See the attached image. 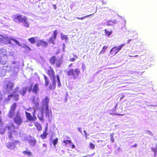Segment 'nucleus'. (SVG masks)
<instances>
[{"instance_id": "58", "label": "nucleus", "mask_w": 157, "mask_h": 157, "mask_svg": "<svg viewBox=\"0 0 157 157\" xmlns=\"http://www.w3.org/2000/svg\"><path fill=\"white\" fill-rule=\"evenodd\" d=\"M32 125V124H31V123L30 124H29V125L30 126H31Z\"/></svg>"}, {"instance_id": "49", "label": "nucleus", "mask_w": 157, "mask_h": 157, "mask_svg": "<svg viewBox=\"0 0 157 157\" xmlns=\"http://www.w3.org/2000/svg\"><path fill=\"white\" fill-rule=\"evenodd\" d=\"M43 147H47V145L46 144H44L43 145Z\"/></svg>"}, {"instance_id": "56", "label": "nucleus", "mask_w": 157, "mask_h": 157, "mask_svg": "<svg viewBox=\"0 0 157 157\" xmlns=\"http://www.w3.org/2000/svg\"><path fill=\"white\" fill-rule=\"evenodd\" d=\"M117 115H124L123 114H119V113H118L117 114H116Z\"/></svg>"}, {"instance_id": "45", "label": "nucleus", "mask_w": 157, "mask_h": 157, "mask_svg": "<svg viewBox=\"0 0 157 157\" xmlns=\"http://www.w3.org/2000/svg\"><path fill=\"white\" fill-rule=\"evenodd\" d=\"M32 85H31L30 86V87L28 89V91L29 92H30L32 90Z\"/></svg>"}, {"instance_id": "31", "label": "nucleus", "mask_w": 157, "mask_h": 157, "mask_svg": "<svg viewBox=\"0 0 157 157\" xmlns=\"http://www.w3.org/2000/svg\"><path fill=\"white\" fill-rule=\"evenodd\" d=\"M62 64V61L60 59H59L56 63V66L57 67H59Z\"/></svg>"}, {"instance_id": "43", "label": "nucleus", "mask_w": 157, "mask_h": 157, "mask_svg": "<svg viewBox=\"0 0 157 157\" xmlns=\"http://www.w3.org/2000/svg\"><path fill=\"white\" fill-rule=\"evenodd\" d=\"M92 14H90V15H86V16H85L84 17H82L81 18H79V19H83L84 18H86V17H89L90 16H91Z\"/></svg>"}, {"instance_id": "62", "label": "nucleus", "mask_w": 157, "mask_h": 157, "mask_svg": "<svg viewBox=\"0 0 157 157\" xmlns=\"http://www.w3.org/2000/svg\"><path fill=\"white\" fill-rule=\"evenodd\" d=\"M67 99H66H66H65V101H67Z\"/></svg>"}, {"instance_id": "9", "label": "nucleus", "mask_w": 157, "mask_h": 157, "mask_svg": "<svg viewBox=\"0 0 157 157\" xmlns=\"http://www.w3.org/2000/svg\"><path fill=\"white\" fill-rule=\"evenodd\" d=\"M17 106V104L14 103L10 107V109L8 113V116L9 118H11L13 117Z\"/></svg>"}, {"instance_id": "29", "label": "nucleus", "mask_w": 157, "mask_h": 157, "mask_svg": "<svg viewBox=\"0 0 157 157\" xmlns=\"http://www.w3.org/2000/svg\"><path fill=\"white\" fill-rule=\"evenodd\" d=\"M36 37H33L29 38L28 39V40L31 43L34 44L36 42Z\"/></svg>"}, {"instance_id": "32", "label": "nucleus", "mask_w": 157, "mask_h": 157, "mask_svg": "<svg viewBox=\"0 0 157 157\" xmlns=\"http://www.w3.org/2000/svg\"><path fill=\"white\" fill-rule=\"evenodd\" d=\"M105 35L108 36H109L111 34H112V31H109V30H107L106 29H105Z\"/></svg>"}, {"instance_id": "26", "label": "nucleus", "mask_w": 157, "mask_h": 157, "mask_svg": "<svg viewBox=\"0 0 157 157\" xmlns=\"http://www.w3.org/2000/svg\"><path fill=\"white\" fill-rule=\"evenodd\" d=\"M116 23L115 21H112V20H109L106 23V25H113Z\"/></svg>"}, {"instance_id": "51", "label": "nucleus", "mask_w": 157, "mask_h": 157, "mask_svg": "<svg viewBox=\"0 0 157 157\" xmlns=\"http://www.w3.org/2000/svg\"><path fill=\"white\" fill-rule=\"evenodd\" d=\"M63 51H64V48H65V45L64 44H63Z\"/></svg>"}, {"instance_id": "63", "label": "nucleus", "mask_w": 157, "mask_h": 157, "mask_svg": "<svg viewBox=\"0 0 157 157\" xmlns=\"http://www.w3.org/2000/svg\"><path fill=\"white\" fill-rule=\"evenodd\" d=\"M97 142H100V141H99V140H98V141H97Z\"/></svg>"}, {"instance_id": "14", "label": "nucleus", "mask_w": 157, "mask_h": 157, "mask_svg": "<svg viewBox=\"0 0 157 157\" xmlns=\"http://www.w3.org/2000/svg\"><path fill=\"white\" fill-rule=\"evenodd\" d=\"M6 40L7 43L9 44H13V43L11 41H12L13 42L16 44L17 45H18L19 46H21V45L20 44L19 42L16 40L13 39L12 38H11L9 37H6Z\"/></svg>"}, {"instance_id": "27", "label": "nucleus", "mask_w": 157, "mask_h": 157, "mask_svg": "<svg viewBox=\"0 0 157 157\" xmlns=\"http://www.w3.org/2000/svg\"><path fill=\"white\" fill-rule=\"evenodd\" d=\"M44 79L45 82V86L46 87L47 86L49 83V81L48 78L45 75H44Z\"/></svg>"}, {"instance_id": "19", "label": "nucleus", "mask_w": 157, "mask_h": 157, "mask_svg": "<svg viewBox=\"0 0 157 157\" xmlns=\"http://www.w3.org/2000/svg\"><path fill=\"white\" fill-rule=\"evenodd\" d=\"M47 128H48L47 126L45 128V131L43 133V134L40 135V137L43 139H45L46 138L48 134V133L46 132Z\"/></svg>"}, {"instance_id": "15", "label": "nucleus", "mask_w": 157, "mask_h": 157, "mask_svg": "<svg viewBox=\"0 0 157 157\" xmlns=\"http://www.w3.org/2000/svg\"><path fill=\"white\" fill-rule=\"evenodd\" d=\"M7 56H0V63L1 64L4 65L5 64L8 60Z\"/></svg>"}, {"instance_id": "11", "label": "nucleus", "mask_w": 157, "mask_h": 157, "mask_svg": "<svg viewBox=\"0 0 157 157\" xmlns=\"http://www.w3.org/2000/svg\"><path fill=\"white\" fill-rule=\"evenodd\" d=\"M14 121L15 123L17 125H20L22 123V120L21 117L18 112L16 114L15 117L14 118Z\"/></svg>"}, {"instance_id": "21", "label": "nucleus", "mask_w": 157, "mask_h": 157, "mask_svg": "<svg viewBox=\"0 0 157 157\" xmlns=\"http://www.w3.org/2000/svg\"><path fill=\"white\" fill-rule=\"evenodd\" d=\"M39 90V88L38 87V85L36 84L33 87L32 91L37 94V92Z\"/></svg>"}, {"instance_id": "33", "label": "nucleus", "mask_w": 157, "mask_h": 157, "mask_svg": "<svg viewBox=\"0 0 157 157\" xmlns=\"http://www.w3.org/2000/svg\"><path fill=\"white\" fill-rule=\"evenodd\" d=\"M58 141V138H56V139L52 140V143L55 147H56V145L57 144Z\"/></svg>"}, {"instance_id": "2", "label": "nucleus", "mask_w": 157, "mask_h": 157, "mask_svg": "<svg viewBox=\"0 0 157 157\" xmlns=\"http://www.w3.org/2000/svg\"><path fill=\"white\" fill-rule=\"evenodd\" d=\"M27 91V88L26 87L20 88L19 87H17L14 89L12 94L8 96L7 99L5 100V103H8L11 98H13L16 101H17L19 98V94L23 96L26 94Z\"/></svg>"}, {"instance_id": "36", "label": "nucleus", "mask_w": 157, "mask_h": 157, "mask_svg": "<svg viewBox=\"0 0 157 157\" xmlns=\"http://www.w3.org/2000/svg\"><path fill=\"white\" fill-rule=\"evenodd\" d=\"M33 121H35L36 119L37 118L36 116V110L35 109L33 113Z\"/></svg>"}, {"instance_id": "3", "label": "nucleus", "mask_w": 157, "mask_h": 157, "mask_svg": "<svg viewBox=\"0 0 157 157\" xmlns=\"http://www.w3.org/2000/svg\"><path fill=\"white\" fill-rule=\"evenodd\" d=\"M12 62V63L11 64V66H4V68L6 72L10 71L13 72L14 75L16 76L19 71L20 63L18 61H14Z\"/></svg>"}, {"instance_id": "22", "label": "nucleus", "mask_w": 157, "mask_h": 157, "mask_svg": "<svg viewBox=\"0 0 157 157\" xmlns=\"http://www.w3.org/2000/svg\"><path fill=\"white\" fill-rule=\"evenodd\" d=\"M56 60V57L54 56H53L50 58L49 61L51 64H55Z\"/></svg>"}, {"instance_id": "10", "label": "nucleus", "mask_w": 157, "mask_h": 157, "mask_svg": "<svg viewBox=\"0 0 157 157\" xmlns=\"http://www.w3.org/2000/svg\"><path fill=\"white\" fill-rule=\"evenodd\" d=\"M78 68L74 69H70L68 71L67 75H72L75 79L78 77Z\"/></svg>"}, {"instance_id": "37", "label": "nucleus", "mask_w": 157, "mask_h": 157, "mask_svg": "<svg viewBox=\"0 0 157 157\" xmlns=\"http://www.w3.org/2000/svg\"><path fill=\"white\" fill-rule=\"evenodd\" d=\"M89 147L91 149H94L95 147V145L91 142H90L89 144Z\"/></svg>"}, {"instance_id": "44", "label": "nucleus", "mask_w": 157, "mask_h": 157, "mask_svg": "<svg viewBox=\"0 0 157 157\" xmlns=\"http://www.w3.org/2000/svg\"><path fill=\"white\" fill-rule=\"evenodd\" d=\"M23 47H24V48H26L27 49H29V50L30 49V48H29V47H28V46H27L26 44H24V45Z\"/></svg>"}, {"instance_id": "42", "label": "nucleus", "mask_w": 157, "mask_h": 157, "mask_svg": "<svg viewBox=\"0 0 157 157\" xmlns=\"http://www.w3.org/2000/svg\"><path fill=\"white\" fill-rule=\"evenodd\" d=\"M151 150L155 153V154L156 153L157 151H156V148H152Z\"/></svg>"}, {"instance_id": "20", "label": "nucleus", "mask_w": 157, "mask_h": 157, "mask_svg": "<svg viewBox=\"0 0 157 157\" xmlns=\"http://www.w3.org/2000/svg\"><path fill=\"white\" fill-rule=\"evenodd\" d=\"M29 143L31 147H33L35 146V144L36 143V140L34 139H32L29 140Z\"/></svg>"}, {"instance_id": "4", "label": "nucleus", "mask_w": 157, "mask_h": 157, "mask_svg": "<svg viewBox=\"0 0 157 157\" xmlns=\"http://www.w3.org/2000/svg\"><path fill=\"white\" fill-rule=\"evenodd\" d=\"M11 17L13 21L15 22L18 23H21L24 26L27 28L29 27L27 19L25 16L22 17L21 15L16 14L13 15Z\"/></svg>"}, {"instance_id": "5", "label": "nucleus", "mask_w": 157, "mask_h": 157, "mask_svg": "<svg viewBox=\"0 0 157 157\" xmlns=\"http://www.w3.org/2000/svg\"><path fill=\"white\" fill-rule=\"evenodd\" d=\"M48 74L52 81V83L49 86V88L50 90L54 89L56 88V78L53 69L50 68V70H48Z\"/></svg>"}, {"instance_id": "55", "label": "nucleus", "mask_w": 157, "mask_h": 157, "mask_svg": "<svg viewBox=\"0 0 157 157\" xmlns=\"http://www.w3.org/2000/svg\"><path fill=\"white\" fill-rule=\"evenodd\" d=\"M75 147V146L74 145L72 144V147L73 148H74Z\"/></svg>"}, {"instance_id": "8", "label": "nucleus", "mask_w": 157, "mask_h": 157, "mask_svg": "<svg viewBox=\"0 0 157 157\" xmlns=\"http://www.w3.org/2000/svg\"><path fill=\"white\" fill-rule=\"evenodd\" d=\"M11 127L10 126H6L4 130L3 129H1L0 128V133L1 134H3L4 133V131L6 130H8L9 131L8 132V135L9 136V137L10 139L11 140L13 138L12 137V134L13 132H14V131L13 130H11Z\"/></svg>"}, {"instance_id": "6", "label": "nucleus", "mask_w": 157, "mask_h": 157, "mask_svg": "<svg viewBox=\"0 0 157 157\" xmlns=\"http://www.w3.org/2000/svg\"><path fill=\"white\" fill-rule=\"evenodd\" d=\"M125 45V44H123L118 47H114L110 49L109 51V54L112 56H114L117 54L122 49L123 46Z\"/></svg>"}, {"instance_id": "18", "label": "nucleus", "mask_w": 157, "mask_h": 157, "mask_svg": "<svg viewBox=\"0 0 157 157\" xmlns=\"http://www.w3.org/2000/svg\"><path fill=\"white\" fill-rule=\"evenodd\" d=\"M25 114L26 118L29 121H33V116L31 115L30 113L25 111Z\"/></svg>"}, {"instance_id": "41", "label": "nucleus", "mask_w": 157, "mask_h": 157, "mask_svg": "<svg viewBox=\"0 0 157 157\" xmlns=\"http://www.w3.org/2000/svg\"><path fill=\"white\" fill-rule=\"evenodd\" d=\"M9 56H12L13 57H14L15 55V54L13 52H10L9 53Z\"/></svg>"}, {"instance_id": "57", "label": "nucleus", "mask_w": 157, "mask_h": 157, "mask_svg": "<svg viewBox=\"0 0 157 157\" xmlns=\"http://www.w3.org/2000/svg\"><path fill=\"white\" fill-rule=\"evenodd\" d=\"M155 157H157V152L156 153H155Z\"/></svg>"}, {"instance_id": "61", "label": "nucleus", "mask_w": 157, "mask_h": 157, "mask_svg": "<svg viewBox=\"0 0 157 157\" xmlns=\"http://www.w3.org/2000/svg\"><path fill=\"white\" fill-rule=\"evenodd\" d=\"M1 113H2V112L1 111H0V115L1 114Z\"/></svg>"}, {"instance_id": "59", "label": "nucleus", "mask_w": 157, "mask_h": 157, "mask_svg": "<svg viewBox=\"0 0 157 157\" xmlns=\"http://www.w3.org/2000/svg\"><path fill=\"white\" fill-rule=\"evenodd\" d=\"M84 132L85 133V135H86V136H87V134L86 133V132H85V131H84Z\"/></svg>"}, {"instance_id": "64", "label": "nucleus", "mask_w": 157, "mask_h": 157, "mask_svg": "<svg viewBox=\"0 0 157 157\" xmlns=\"http://www.w3.org/2000/svg\"><path fill=\"white\" fill-rule=\"evenodd\" d=\"M54 8H55V9H56V7H54Z\"/></svg>"}, {"instance_id": "1", "label": "nucleus", "mask_w": 157, "mask_h": 157, "mask_svg": "<svg viewBox=\"0 0 157 157\" xmlns=\"http://www.w3.org/2000/svg\"><path fill=\"white\" fill-rule=\"evenodd\" d=\"M50 101L49 98L48 96H46L42 99L41 105V117L40 118L41 120L43 119V113H45V116L48 118V120L50 121L51 119L50 114L52 113V111L51 109H49V103Z\"/></svg>"}, {"instance_id": "46", "label": "nucleus", "mask_w": 157, "mask_h": 157, "mask_svg": "<svg viewBox=\"0 0 157 157\" xmlns=\"http://www.w3.org/2000/svg\"><path fill=\"white\" fill-rule=\"evenodd\" d=\"M33 104H35V105H37V104H38V103H36L35 101V99H34L33 100Z\"/></svg>"}, {"instance_id": "13", "label": "nucleus", "mask_w": 157, "mask_h": 157, "mask_svg": "<svg viewBox=\"0 0 157 157\" xmlns=\"http://www.w3.org/2000/svg\"><path fill=\"white\" fill-rule=\"evenodd\" d=\"M5 144L8 148L11 150H15V149H16L15 148L16 145L15 143L11 142L6 143Z\"/></svg>"}, {"instance_id": "7", "label": "nucleus", "mask_w": 157, "mask_h": 157, "mask_svg": "<svg viewBox=\"0 0 157 157\" xmlns=\"http://www.w3.org/2000/svg\"><path fill=\"white\" fill-rule=\"evenodd\" d=\"M13 83L11 82H6L4 85V89L6 92H10L13 89Z\"/></svg>"}, {"instance_id": "28", "label": "nucleus", "mask_w": 157, "mask_h": 157, "mask_svg": "<svg viewBox=\"0 0 157 157\" xmlns=\"http://www.w3.org/2000/svg\"><path fill=\"white\" fill-rule=\"evenodd\" d=\"M56 77L57 82L58 83V86L59 87L61 86V84L60 82L59 77L58 75H56Z\"/></svg>"}, {"instance_id": "39", "label": "nucleus", "mask_w": 157, "mask_h": 157, "mask_svg": "<svg viewBox=\"0 0 157 157\" xmlns=\"http://www.w3.org/2000/svg\"><path fill=\"white\" fill-rule=\"evenodd\" d=\"M44 113H43V119H42V120H41L40 119V117H41V115H40V114L41 113H41H40L38 114L37 117H38V118L39 119L40 121H44Z\"/></svg>"}, {"instance_id": "52", "label": "nucleus", "mask_w": 157, "mask_h": 157, "mask_svg": "<svg viewBox=\"0 0 157 157\" xmlns=\"http://www.w3.org/2000/svg\"><path fill=\"white\" fill-rule=\"evenodd\" d=\"M124 97V95H123L122 97H121L120 99V100H122V98H123Z\"/></svg>"}, {"instance_id": "38", "label": "nucleus", "mask_w": 157, "mask_h": 157, "mask_svg": "<svg viewBox=\"0 0 157 157\" xmlns=\"http://www.w3.org/2000/svg\"><path fill=\"white\" fill-rule=\"evenodd\" d=\"M63 142L66 145H67V144H71V140H64Z\"/></svg>"}, {"instance_id": "24", "label": "nucleus", "mask_w": 157, "mask_h": 157, "mask_svg": "<svg viewBox=\"0 0 157 157\" xmlns=\"http://www.w3.org/2000/svg\"><path fill=\"white\" fill-rule=\"evenodd\" d=\"M108 48V47L106 45H104L103 47L101 50L100 51L99 54H103L106 51V49Z\"/></svg>"}, {"instance_id": "54", "label": "nucleus", "mask_w": 157, "mask_h": 157, "mask_svg": "<svg viewBox=\"0 0 157 157\" xmlns=\"http://www.w3.org/2000/svg\"><path fill=\"white\" fill-rule=\"evenodd\" d=\"M72 63H71V64H70L69 66H68V67H70L72 66Z\"/></svg>"}, {"instance_id": "16", "label": "nucleus", "mask_w": 157, "mask_h": 157, "mask_svg": "<svg viewBox=\"0 0 157 157\" xmlns=\"http://www.w3.org/2000/svg\"><path fill=\"white\" fill-rule=\"evenodd\" d=\"M37 46L38 47L42 46L45 47L48 45V43L45 41L42 40H40L37 42Z\"/></svg>"}, {"instance_id": "17", "label": "nucleus", "mask_w": 157, "mask_h": 157, "mask_svg": "<svg viewBox=\"0 0 157 157\" xmlns=\"http://www.w3.org/2000/svg\"><path fill=\"white\" fill-rule=\"evenodd\" d=\"M7 56V51L4 48H1L0 50V56Z\"/></svg>"}, {"instance_id": "35", "label": "nucleus", "mask_w": 157, "mask_h": 157, "mask_svg": "<svg viewBox=\"0 0 157 157\" xmlns=\"http://www.w3.org/2000/svg\"><path fill=\"white\" fill-rule=\"evenodd\" d=\"M61 37L62 40H65L66 41H67L68 40V37L66 35H61Z\"/></svg>"}, {"instance_id": "48", "label": "nucleus", "mask_w": 157, "mask_h": 157, "mask_svg": "<svg viewBox=\"0 0 157 157\" xmlns=\"http://www.w3.org/2000/svg\"><path fill=\"white\" fill-rule=\"evenodd\" d=\"M75 59L74 58H71L70 59V61L71 62H73L75 61Z\"/></svg>"}, {"instance_id": "53", "label": "nucleus", "mask_w": 157, "mask_h": 157, "mask_svg": "<svg viewBox=\"0 0 157 157\" xmlns=\"http://www.w3.org/2000/svg\"><path fill=\"white\" fill-rule=\"evenodd\" d=\"M131 40H132L131 39H129V40H128V41H127V44L129 43L130 41H131Z\"/></svg>"}, {"instance_id": "23", "label": "nucleus", "mask_w": 157, "mask_h": 157, "mask_svg": "<svg viewBox=\"0 0 157 157\" xmlns=\"http://www.w3.org/2000/svg\"><path fill=\"white\" fill-rule=\"evenodd\" d=\"M6 71L5 69L4 68V67L2 68L0 67V76H2L4 75L6 73Z\"/></svg>"}, {"instance_id": "34", "label": "nucleus", "mask_w": 157, "mask_h": 157, "mask_svg": "<svg viewBox=\"0 0 157 157\" xmlns=\"http://www.w3.org/2000/svg\"><path fill=\"white\" fill-rule=\"evenodd\" d=\"M35 126L39 131H40L42 130V127L41 125L40 124L37 123L35 125Z\"/></svg>"}, {"instance_id": "60", "label": "nucleus", "mask_w": 157, "mask_h": 157, "mask_svg": "<svg viewBox=\"0 0 157 157\" xmlns=\"http://www.w3.org/2000/svg\"><path fill=\"white\" fill-rule=\"evenodd\" d=\"M156 149L157 150V145H156Z\"/></svg>"}, {"instance_id": "30", "label": "nucleus", "mask_w": 157, "mask_h": 157, "mask_svg": "<svg viewBox=\"0 0 157 157\" xmlns=\"http://www.w3.org/2000/svg\"><path fill=\"white\" fill-rule=\"evenodd\" d=\"M22 153L24 155H27L29 157L32 156V153L30 151H23Z\"/></svg>"}, {"instance_id": "40", "label": "nucleus", "mask_w": 157, "mask_h": 157, "mask_svg": "<svg viewBox=\"0 0 157 157\" xmlns=\"http://www.w3.org/2000/svg\"><path fill=\"white\" fill-rule=\"evenodd\" d=\"M113 133H112L110 134V136L111 137V140L112 142H113L114 141V139L113 138Z\"/></svg>"}, {"instance_id": "12", "label": "nucleus", "mask_w": 157, "mask_h": 157, "mask_svg": "<svg viewBox=\"0 0 157 157\" xmlns=\"http://www.w3.org/2000/svg\"><path fill=\"white\" fill-rule=\"evenodd\" d=\"M57 34V30H56L54 31L52 34V36H51L50 39L49 40L48 42L52 44H54V41L56 38Z\"/></svg>"}, {"instance_id": "25", "label": "nucleus", "mask_w": 157, "mask_h": 157, "mask_svg": "<svg viewBox=\"0 0 157 157\" xmlns=\"http://www.w3.org/2000/svg\"><path fill=\"white\" fill-rule=\"evenodd\" d=\"M7 98H5L4 100V101H3V98L2 97V95L1 94H0V105H4L6 104V103H5V100H6V99H7Z\"/></svg>"}, {"instance_id": "50", "label": "nucleus", "mask_w": 157, "mask_h": 157, "mask_svg": "<svg viewBox=\"0 0 157 157\" xmlns=\"http://www.w3.org/2000/svg\"><path fill=\"white\" fill-rule=\"evenodd\" d=\"M137 144H134L133 145H132V147H137Z\"/></svg>"}, {"instance_id": "47", "label": "nucleus", "mask_w": 157, "mask_h": 157, "mask_svg": "<svg viewBox=\"0 0 157 157\" xmlns=\"http://www.w3.org/2000/svg\"><path fill=\"white\" fill-rule=\"evenodd\" d=\"M146 132L147 133L149 134L150 135H152V133L150 131H149L147 130L146 131Z\"/></svg>"}]
</instances>
